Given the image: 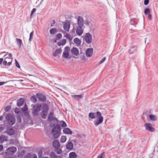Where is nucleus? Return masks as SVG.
Segmentation results:
<instances>
[{"label":"nucleus","mask_w":158,"mask_h":158,"mask_svg":"<svg viewBox=\"0 0 158 158\" xmlns=\"http://www.w3.org/2000/svg\"><path fill=\"white\" fill-rule=\"evenodd\" d=\"M150 13L149 9L148 8L144 10V14L145 15L149 14Z\"/></svg>","instance_id":"obj_46"},{"label":"nucleus","mask_w":158,"mask_h":158,"mask_svg":"<svg viewBox=\"0 0 158 158\" xmlns=\"http://www.w3.org/2000/svg\"><path fill=\"white\" fill-rule=\"evenodd\" d=\"M52 137L54 139H57L60 135V132H58V131H53L52 130Z\"/></svg>","instance_id":"obj_16"},{"label":"nucleus","mask_w":158,"mask_h":158,"mask_svg":"<svg viewBox=\"0 0 158 158\" xmlns=\"http://www.w3.org/2000/svg\"><path fill=\"white\" fill-rule=\"evenodd\" d=\"M8 55H9V56L10 57V58L8 57H6L5 58V60H7V59H10L11 60V59H12V54L10 53H9V54Z\"/></svg>","instance_id":"obj_52"},{"label":"nucleus","mask_w":158,"mask_h":158,"mask_svg":"<svg viewBox=\"0 0 158 158\" xmlns=\"http://www.w3.org/2000/svg\"><path fill=\"white\" fill-rule=\"evenodd\" d=\"M17 151L16 148L14 146L10 147L6 150L5 154L6 156H11L15 153Z\"/></svg>","instance_id":"obj_3"},{"label":"nucleus","mask_w":158,"mask_h":158,"mask_svg":"<svg viewBox=\"0 0 158 158\" xmlns=\"http://www.w3.org/2000/svg\"><path fill=\"white\" fill-rule=\"evenodd\" d=\"M6 120L8 125L12 126L15 122V118L13 115L8 114H7L6 117Z\"/></svg>","instance_id":"obj_1"},{"label":"nucleus","mask_w":158,"mask_h":158,"mask_svg":"<svg viewBox=\"0 0 158 158\" xmlns=\"http://www.w3.org/2000/svg\"><path fill=\"white\" fill-rule=\"evenodd\" d=\"M72 53L75 56H77L79 54V51L77 48L73 47L71 49Z\"/></svg>","instance_id":"obj_21"},{"label":"nucleus","mask_w":158,"mask_h":158,"mask_svg":"<svg viewBox=\"0 0 158 158\" xmlns=\"http://www.w3.org/2000/svg\"><path fill=\"white\" fill-rule=\"evenodd\" d=\"M7 82H0V86L4 84H5Z\"/></svg>","instance_id":"obj_60"},{"label":"nucleus","mask_w":158,"mask_h":158,"mask_svg":"<svg viewBox=\"0 0 158 158\" xmlns=\"http://www.w3.org/2000/svg\"><path fill=\"white\" fill-rule=\"evenodd\" d=\"M41 105L40 104H37L34 106L32 112L33 115L37 116L39 114V112L40 111Z\"/></svg>","instance_id":"obj_4"},{"label":"nucleus","mask_w":158,"mask_h":158,"mask_svg":"<svg viewBox=\"0 0 158 158\" xmlns=\"http://www.w3.org/2000/svg\"><path fill=\"white\" fill-rule=\"evenodd\" d=\"M97 118L94 122V124L95 127L101 124L103 120V117L101 115L100 112L99 111L97 112Z\"/></svg>","instance_id":"obj_2"},{"label":"nucleus","mask_w":158,"mask_h":158,"mask_svg":"<svg viewBox=\"0 0 158 158\" xmlns=\"http://www.w3.org/2000/svg\"><path fill=\"white\" fill-rule=\"evenodd\" d=\"M74 43L77 46L80 45L81 41L78 38H75L73 40Z\"/></svg>","instance_id":"obj_25"},{"label":"nucleus","mask_w":158,"mask_h":158,"mask_svg":"<svg viewBox=\"0 0 158 158\" xmlns=\"http://www.w3.org/2000/svg\"><path fill=\"white\" fill-rule=\"evenodd\" d=\"M28 110V108L26 104H25L24 106L21 108V110L23 112H25Z\"/></svg>","instance_id":"obj_38"},{"label":"nucleus","mask_w":158,"mask_h":158,"mask_svg":"<svg viewBox=\"0 0 158 158\" xmlns=\"http://www.w3.org/2000/svg\"><path fill=\"white\" fill-rule=\"evenodd\" d=\"M36 96L39 101L45 102L46 100L45 95L41 93H38Z\"/></svg>","instance_id":"obj_6"},{"label":"nucleus","mask_w":158,"mask_h":158,"mask_svg":"<svg viewBox=\"0 0 158 158\" xmlns=\"http://www.w3.org/2000/svg\"><path fill=\"white\" fill-rule=\"evenodd\" d=\"M11 109V106H7L4 108V110L6 111H9Z\"/></svg>","instance_id":"obj_45"},{"label":"nucleus","mask_w":158,"mask_h":158,"mask_svg":"<svg viewBox=\"0 0 158 158\" xmlns=\"http://www.w3.org/2000/svg\"><path fill=\"white\" fill-rule=\"evenodd\" d=\"M152 15L151 14H149L148 16V18L150 20H151L152 19Z\"/></svg>","instance_id":"obj_58"},{"label":"nucleus","mask_w":158,"mask_h":158,"mask_svg":"<svg viewBox=\"0 0 158 158\" xmlns=\"http://www.w3.org/2000/svg\"><path fill=\"white\" fill-rule=\"evenodd\" d=\"M36 11V9L35 8H34L31 10V15H32L34 14Z\"/></svg>","instance_id":"obj_53"},{"label":"nucleus","mask_w":158,"mask_h":158,"mask_svg":"<svg viewBox=\"0 0 158 158\" xmlns=\"http://www.w3.org/2000/svg\"><path fill=\"white\" fill-rule=\"evenodd\" d=\"M70 25V22L69 21L65 20L63 22V28L67 31L69 30Z\"/></svg>","instance_id":"obj_8"},{"label":"nucleus","mask_w":158,"mask_h":158,"mask_svg":"<svg viewBox=\"0 0 158 158\" xmlns=\"http://www.w3.org/2000/svg\"><path fill=\"white\" fill-rule=\"evenodd\" d=\"M4 129V128L3 126L2 125L0 126V132H2L3 131Z\"/></svg>","instance_id":"obj_56"},{"label":"nucleus","mask_w":158,"mask_h":158,"mask_svg":"<svg viewBox=\"0 0 158 158\" xmlns=\"http://www.w3.org/2000/svg\"><path fill=\"white\" fill-rule=\"evenodd\" d=\"M49 108L48 105L46 103L43 104L42 107V112L43 113H48Z\"/></svg>","instance_id":"obj_13"},{"label":"nucleus","mask_w":158,"mask_h":158,"mask_svg":"<svg viewBox=\"0 0 158 158\" xmlns=\"http://www.w3.org/2000/svg\"><path fill=\"white\" fill-rule=\"evenodd\" d=\"M3 148V146L2 145H0V152L2 150Z\"/></svg>","instance_id":"obj_61"},{"label":"nucleus","mask_w":158,"mask_h":158,"mask_svg":"<svg viewBox=\"0 0 158 158\" xmlns=\"http://www.w3.org/2000/svg\"><path fill=\"white\" fill-rule=\"evenodd\" d=\"M62 37V35L61 33L57 34L56 35V37L57 40L60 39Z\"/></svg>","instance_id":"obj_47"},{"label":"nucleus","mask_w":158,"mask_h":158,"mask_svg":"<svg viewBox=\"0 0 158 158\" xmlns=\"http://www.w3.org/2000/svg\"><path fill=\"white\" fill-rule=\"evenodd\" d=\"M55 120L57 121V119L55 117H51V120L54 121Z\"/></svg>","instance_id":"obj_57"},{"label":"nucleus","mask_w":158,"mask_h":158,"mask_svg":"<svg viewBox=\"0 0 158 158\" xmlns=\"http://www.w3.org/2000/svg\"><path fill=\"white\" fill-rule=\"evenodd\" d=\"M138 49V47L136 46H134L130 48L128 50V53L129 54H131L137 52Z\"/></svg>","instance_id":"obj_10"},{"label":"nucleus","mask_w":158,"mask_h":158,"mask_svg":"<svg viewBox=\"0 0 158 158\" xmlns=\"http://www.w3.org/2000/svg\"><path fill=\"white\" fill-rule=\"evenodd\" d=\"M71 96L73 98H74L77 100H78L79 99L82 98L81 95H72Z\"/></svg>","instance_id":"obj_30"},{"label":"nucleus","mask_w":158,"mask_h":158,"mask_svg":"<svg viewBox=\"0 0 158 158\" xmlns=\"http://www.w3.org/2000/svg\"><path fill=\"white\" fill-rule=\"evenodd\" d=\"M15 131L12 128H8L6 131V132L9 135L11 136L15 133Z\"/></svg>","instance_id":"obj_15"},{"label":"nucleus","mask_w":158,"mask_h":158,"mask_svg":"<svg viewBox=\"0 0 158 158\" xmlns=\"http://www.w3.org/2000/svg\"><path fill=\"white\" fill-rule=\"evenodd\" d=\"M20 110L18 108H16L15 110V113H19L20 112Z\"/></svg>","instance_id":"obj_55"},{"label":"nucleus","mask_w":158,"mask_h":158,"mask_svg":"<svg viewBox=\"0 0 158 158\" xmlns=\"http://www.w3.org/2000/svg\"><path fill=\"white\" fill-rule=\"evenodd\" d=\"M60 124L61 126L63 127H65L67 126V125L65 122L63 121H61L60 122Z\"/></svg>","instance_id":"obj_39"},{"label":"nucleus","mask_w":158,"mask_h":158,"mask_svg":"<svg viewBox=\"0 0 158 158\" xmlns=\"http://www.w3.org/2000/svg\"><path fill=\"white\" fill-rule=\"evenodd\" d=\"M56 149L55 150V151L56 152L57 154H60L62 153V151L61 149L59 148H55Z\"/></svg>","instance_id":"obj_37"},{"label":"nucleus","mask_w":158,"mask_h":158,"mask_svg":"<svg viewBox=\"0 0 158 158\" xmlns=\"http://www.w3.org/2000/svg\"><path fill=\"white\" fill-rule=\"evenodd\" d=\"M85 42L87 44H90L92 41V36L89 33H86L84 37Z\"/></svg>","instance_id":"obj_5"},{"label":"nucleus","mask_w":158,"mask_h":158,"mask_svg":"<svg viewBox=\"0 0 158 158\" xmlns=\"http://www.w3.org/2000/svg\"><path fill=\"white\" fill-rule=\"evenodd\" d=\"M106 57H103L99 62V64H101L103 63L106 60Z\"/></svg>","instance_id":"obj_51"},{"label":"nucleus","mask_w":158,"mask_h":158,"mask_svg":"<svg viewBox=\"0 0 158 158\" xmlns=\"http://www.w3.org/2000/svg\"><path fill=\"white\" fill-rule=\"evenodd\" d=\"M149 117L150 119L152 121H156L157 119V118L154 115H150Z\"/></svg>","instance_id":"obj_36"},{"label":"nucleus","mask_w":158,"mask_h":158,"mask_svg":"<svg viewBox=\"0 0 158 158\" xmlns=\"http://www.w3.org/2000/svg\"><path fill=\"white\" fill-rule=\"evenodd\" d=\"M105 152H103L98 156V158H103L105 156Z\"/></svg>","instance_id":"obj_43"},{"label":"nucleus","mask_w":158,"mask_h":158,"mask_svg":"<svg viewBox=\"0 0 158 158\" xmlns=\"http://www.w3.org/2000/svg\"><path fill=\"white\" fill-rule=\"evenodd\" d=\"M73 148V144L71 141H69L66 145V148L69 150H72Z\"/></svg>","instance_id":"obj_20"},{"label":"nucleus","mask_w":158,"mask_h":158,"mask_svg":"<svg viewBox=\"0 0 158 158\" xmlns=\"http://www.w3.org/2000/svg\"><path fill=\"white\" fill-rule=\"evenodd\" d=\"M34 31H32L30 34V36L29 40V41L31 42L32 40V39L33 38V34Z\"/></svg>","instance_id":"obj_44"},{"label":"nucleus","mask_w":158,"mask_h":158,"mask_svg":"<svg viewBox=\"0 0 158 158\" xmlns=\"http://www.w3.org/2000/svg\"><path fill=\"white\" fill-rule=\"evenodd\" d=\"M11 61L8 62V63H7V65L8 66H10L11 64V63H12V59H11Z\"/></svg>","instance_id":"obj_59"},{"label":"nucleus","mask_w":158,"mask_h":158,"mask_svg":"<svg viewBox=\"0 0 158 158\" xmlns=\"http://www.w3.org/2000/svg\"><path fill=\"white\" fill-rule=\"evenodd\" d=\"M63 132L65 134L68 135H71L72 134V131L69 128H65L64 129Z\"/></svg>","instance_id":"obj_22"},{"label":"nucleus","mask_w":158,"mask_h":158,"mask_svg":"<svg viewBox=\"0 0 158 158\" xmlns=\"http://www.w3.org/2000/svg\"><path fill=\"white\" fill-rule=\"evenodd\" d=\"M97 116V112L96 113L90 112L89 114V117L91 119H93L95 118Z\"/></svg>","instance_id":"obj_24"},{"label":"nucleus","mask_w":158,"mask_h":158,"mask_svg":"<svg viewBox=\"0 0 158 158\" xmlns=\"http://www.w3.org/2000/svg\"><path fill=\"white\" fill-rule=\"evenodd\" d=\"M144 126L146 130L151 132H154L155 131V129L152 127V124L147 123L145 124Z\"/></svg>","instance_id":"obj_9"},{"label":"nucleus","mask_w":158,"mask_h":158,"mask_svg":"<svg viewBox=\"0 0 158 158\" xmlns=\"http://www.w3.org/2000/svg\"><path fill=\"white\" fill-rule=\"evenodd\" d=\"M53 131H58V132H60L61 128L59 124H57L56 127L53 128L52 129Z\"/></svg>","instance_id":"obj_28"},{"label":"nucleus","mask_w":158,"mask_h":158,"mask_svg":"<svg viewBox=\"0 0 158 158\" xmlns=\"http://www.w3.org/2000/svg\"><path fill=\"white\" fill-rule=\"evenodd\" d=\"M54 115V113L52 112H50L48 114V119L49 120L51 118V117H53Z\"/></svg>","instance_id":"obj_48"},{"label":"nucleus","mask_w":158,"mask_h":158,"mask_svg":"<svg viewBox=\"0 0 158 158\" xmlns=\"http://www.w3.org/2000/svg\"><path fill=\"white\" fill-rule=\"evenodd\" d=\"M93 53V49L92 48H88L86 51V56L87 57H90L92 56Z\"/></svg>","instance_id":"obj_11"},{"label":"nucleus","mask_w":158,"mask_h":158,"mask_svg":"<svg viewBox=\"0 0 158 158\" xmlns=\"http://www.w3.org/2000/svg\"><path fill=\"white\" fill-rule=\"evenodd\" d=\"M32 156L31 153L27 154L24 157V158H31Z\"/></svg>","instance_id":"obj_49"},{"label":"nucleus","mask_w":158,"mask_h":158,"mask_svg":"<svg viewBox=\"0 0 158 158\" xmlns=\"http://www.w3.org/2000/svg\"><path fill=\"white\" fill-rule=\"evenodd\" d=\"M83 26H77L76 32V33L79 35H81L82 34L83 32V30L82 29Z\"/></svg>","instance_id":"obj_12"},{"label":"nucleus","mask_w":158,"mask_h":158,"mask_svg":"<svg viewBox=\"0 0 158 158\" xmlns=\"http://www.w3.org/2000/svg\"><path fill=\"white\" fill-rule=\"evenodd\" d=\"M52 144L54 148H59L60 147V142L57 140H54Z\"/></svg>","instance_id":"obj_18"},{"label":"nucleus","mask_w":158,"mask_h":158,"mask_svg":"<svg viewBox=\"0 0 158 158\" xmlns=\"http://www.w3.org/2000/svg\"><path fill=\"white\" fill-rule=\"evenodd\" d=\"M84 23L86 26L91 28L93 27V24L90 20H87L85 21Z\"/></svg>","instance_id":"obj_23"},{"label":"nucleus","mask_w":158,"mask_h":158,"mask_svg":"<svg viewBox=\"0 0 158 158\" xmlns=\"http://www.w3.org/2000/svg\"><path fill=\"white\" fill-rule=\"evenodd\" d=\"M70 51V48L69 47L67 46L65 48L63 52L62 56L66 59H69L70 57H69V52Z\"/></svg>","instance_id":"obj_7"},{"label":"nucleus","mask_w":158,"mask_h":158,"mask_svg":"<svg viewBox=\"0 0 158 158\" xmlns=\"http://www.w3.org/2000/svg\"><path fill=\"white\" fill-rule=\"evenodd\" d=\"M50 158H62L60 156H57L53 152H51L49 154Z\"/></svg>","instance_id":"obj_19"},{"label":"nucleus","mask_w":158,"mask_h":158,"mask_svg":"<svg viewBox=\"0 0 158 158\" xmlns=\"http://www.w3.org/2000/svg\"><path fill=\"white\" fill-rule=\"evenodd\" d=\"M84 23L83 18L79 16L77 19V25L83 27Z\"/></svg>","instance_id":"obj_14"},{"label":"nucleus","mask_w":158,"mask_h":158,"mask_svg":"<svg viewBox=\"0 0 158 158\" xmlns=\"http://www.w3.org/2000/svg\"><path fill=\"white\" fill-rule=\"evenodd\" d=\"M49 31L50 34L53 35L57 32V30L56 28H52L50 29Z\"/></svg>","instance_id":"obj_34"},{"label":"nucleus","mask_w":158,"mask_h":158,"mask_svg":"<svg viewBox=\"0 0 158 158\" xmlns=\"http://www.w3.org/2000/svg\"><path fill=\"white\" fill-rule=\"evenodd\" d=\"M62 52V50L60 48L57 49L55 52H53V56L56 57L57 56L58 54H60Z\"/></svg>","instance_id":"obj_26"},{"label":"nucleus","mask_w":158,"mask_h":158,"mask_svg":"<svg viewBox=\"0 0 158 158\" xmlns=\"http://www.w3.org/2000/svg\"><path fill=\"white\" fill-rule=\"evenodd\" d=\"M65 37L66 39H68L70 41L72 40L73 38L71 35L67 33L65 35Z\"/></svg>","instance_id":"obj_41"},{"label":"nucleus","mask_w":158,"mask_h":158,"mask_svg":"<svg viewBox=\"0 0 158 158\" xmlns=\"http://www.w3.org/2000/svg\"><path fill=\"white\" fill-rule=\"evenodd\" d=\"M149 2V0H144V4L145 5H148Z\"/></svg>","instance_id":"obj_54"},{"label":"nucleus","mask_w":158,"mask_h":158,"mask_svg":"<svg viewBox=\"0 0 158 158\" xmlns=\"http://www.w3.org/2000/svg\"><path fill=\"white\" fill-rule=\"evenodd\" d=\"M66 139L65 136H62L60 139V141L61 143H64L66 140Z\"/></svg>","instance_id":"obj_42"},{"label":"nucleus","mask_w":158,"mask_h":158,"mask_svg":"<svg viewBox=\"0 0 158 158\" xmlns=\"http://www.w3.org/2000/svg\"><path fill=\"white\" fill-rule=\"evenodd\" d=\"M24 102V99L23 98H20L17 101V106L20 107L23 105Z\"/></svg>","instance_id":"obj_17"},{"label":"nucleus","mask_w":158,"mask_h":158,"mask_svg":"<svg viewBox=\"0 0 158 158\" xmlns=\"http://www.w3.org/2000/svg\"><path fill=\"white\" fill-rule=\"evenodd\" d=\"M48 114V113H43V112H41L40 113V115L41 116V117L43 119H45L47 117Z\"/></svg>","instance_id":"obj_35"},{"label":"nucleus","mask_w":158,"mask_h":158,"mask_svg":"<svg viewBox=\"0 0 158 158\" xmlns=\"http://www.w3.org/2000/svg\"><path fill=\"white\" fill-rule=\"evenodd\" d=\"M77 157V155L74 152H71L69 154V157L71 158H76Z\"/></svg>","instance_id":"obj_31"},{"label":"nucleus","mask_w":158,"mask_h":158,"mask_svg":"<svg viewBox=\"0 0 158 158\" xmlns=\"http://www.w3.org/2000/svg\"><path fill=\"white\" fill-rule=\"evenodd\" d=\"M16 41L18 45H19V47H21L22 44V41L20 39L17 38L16 39Z\"/></svg>","instance_id":"obj_40"},{"label":"nucleus","mask_w":158,"mask_h":158,"mask_svg":"<svg viewBox=\"0 0 158 158\" xmlns=\"http://www.w3.org/2000/svg\"><path fill=\"white\" fill-rule=\"evenodd\" d=\"M3 64L4 65H6L7 64V61L6 60H4L3 62Z\"/></svg>","instance_id":"obj_63"},{"label":"nucleus","mask_w":158,"mask_h":158,"mask_svg":"<svg viewBox=\"0 0 158 158\" xmlns=\"http://www.w3.org/2000/svg\"><path fill=\"white\" fill-rule=\"evenodd\" d=\"M6 140V137L4 135H1L0 136V143H2Z\"/></svg>","instance_id":"obj_33"},{"label":"nucleus","mask_w":158,"mask_h":158,"mask_svg":"<svg viewBox=\"0 0 158 158\" xmlns=\"http://www.w3.org/2000/svg\"><path fill=\"white\" fill-rule=\"evenodd\" d=\"M130 23L131 25L135 26L138 23L137 19H136L133 18L131 19Z\"/></svg>","instance_id":"obj_27"},{"label":"nucleus","mask_w":158,"mask_h":158,"mask_svg":"<svg viewBox=\"0 0 158 158\" xmlns=\"http://www.w3.org/2000/svg\"><path fill=\"white\" fill-rule=\"evenodd\" d=\"M36 96L33 95L30 98L31 101L33 103H35L37 102Z\"/></svg>","instance_id":"obj_32"},{"label":"nucleus","mask_w":158,"mask_h":158,"mask_svg":"<svg viewBox=\"0 0 158 158\" xmlns=\"http://www.w3.org/2000/svg\"><path fill=\"white\" fill-rule=\"evenodd\" d=\"M17 121L19 123H21V119L20 117H19Z\"/></svg>","instance_id":"obj_62"},{"label":"nucleus","mask_w":158,"mask_h":158,"mask_svg":"<svg viewBox=\"0 0 158 158\" xmlns=\"http://www.w3.org/2000/svg\"><path fill=\"white\" fill-rule=\"evenodd\" d=\"M15 66L18 68H20V66L17 60L16 59H15Z\"/></svg>","instance_id":"obj_50"},{"label":"nucleus","mask_w":158,"mask_h":158,"mask_svg":"<svg viewBox=\"0 0 158 158\" xmlns=\"http://www.w3.org/2000/svg\"><path fill=\"white\" fill-rule=\"evenodd\" d=\"M66 40L63 39L58 43V45L59 46L61 45L63 46L66 44Z\"/></svg>","instance_id":"obj_29"},{"label":"nucleus","mask_w":158,"mask_h":158,"mask_svg":"<svg viewBox=\"0 0 158 158\" xmlns=\"http://www.w3.org/2000/svg\"><path fill=\"white\" fill-rule=\"evenodd\" d=\"M32 158H37L36 155L35 154H33Z\"/></svg>","instance_id":"obj_64"}]
</instances>
